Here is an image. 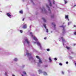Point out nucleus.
Segmentation results:
<instances>
[{
    "label": "nucleus",
    "mask_w": 76,
    "mask_h": 76,
    "mask_svg": "<svg viewBox=\"0 0 76 76\" xmlns=\"http://www.w3.org/2000/svg\"><path fill=\"white\" fill-rule=\"evenodd\" d=\"M30 34L31 35V37L33 38V39H34L35 40L37 41V42H35V43H37V45L39 46L40 49L42 50V48L41 45V43L40 42H39L37 38L35 36H34L33 35H32L33 33L32 32H30Z\"/></svg>",
    "instance_id": "nucleus-1"
},
{
    "label": "nucleus",
    "mask_w": 76,
    "mask_h": 76,
    "mask_svg": "<svg viewBox=\"0 0 76 76\" xmlns=\"http://www.w3.org/2000/svg\"><path fill=\"white\" fill-rule=\"evenodd\" d=\"M25 52H26V54L27 55L29 58V59L32 62H36L35 60L31 56V53H28V50L26 49H25Z\"/></svg>",
    "instance_id": "nucleus-2"
},
{
    "label": "nucleus",
    "mask_w": 76,
    "mask_h": 76,
    "mask_svg": "<svg viewBox=\"0 0 76 76\" xmlns=\"http://www.w3.org/2000/svg\"><path fill=\"white\" fill-rule=\"evenodd\" d=\"M23 42L24 46H25L27 45L28 46H29V45H31L28 39L27 38H26V39H24Z\"/></svg>",
    "instance_id": "nucleus-3"
},
{
    "label": "nucleus",
    "mask_w": 76,
    "mask_h": 76,
    "mask_svg": "<svg viewBox=\"0 0 76 76\" xmlns=\"http://www.w3.org/2000/svg\"><path fill=\"white\" fill-rule=\"evenodd\" d=\"M60 27L63 28L62 34V35L64 36L66 32L65 29V27L63 25H62V26H60Z\"/></svg>",
    "instance_id": "nucleus-4"
},
{
    "label": "nucleus",
    "mask_w": 76,
    "mask_h": 76,
    "mask_svg": "<svg viewBox=\"0 0 76 76\" xmlns=\"http://www.w3.org/2000/svg\"><path fill=\"white\" fill-rule=\"evenodd\" d=\"M59 41H61V40H62L63 44V45H64V43L65 42H66V41L64 40V39L63 37H61H61H59Z\"/></svg>",
    "instance_id": "nucleus-5"
},
{
    "label": "nucleus",
    "mask_w": 76,
    "mask_h": 76,
    "mask_svg": "<svg viewBox=\"0 0 76 76\" xmlns=\"http://www.w3.org/2000/svg\"><path fill=\"white\" fill-rule=\"evenodd\" d=\"M36 58H37V59L39 60V62L38 63V65H39L40 64H42V62L40 58L39 57V56H36Z\"/></svg>",
    "instance_id": "nucleus-6"
},
{
    "label": "nucleus",
    "mask_w": 76,
    "mask_h": 76,
    "mask_svg": "<svg viewBox=\"0 0 76 76\" xmlns=\"http://www.w3.org/2000/svg\"><path fill=\"white\" fill-rule=\"evenodd\" d=\"M7 15L9 18H11V13H7Z\"/></svg>",
    "instance_id": "nucleus-7"
},
{
    "label": "nucleus",
    "mask_w": 76,
    "mask_h": 76,
    "mask_svg": "<svg viewBox=\"0 0 76 76\" xmlns=\"http://www.w3.org/2000/svg\"><path fill=\"white\" fill-rule=\"evenodd\" d=\"M43 26L46 30V32L48 33V29H47L46 25L45 24H44Z\"/></svg>",
    "instance_id": "nucleus-8"
},
{
    "label": "nucleus",
    "mask_w": 76,
    "mask_h": 76,
    "mask_svg": "<svg viewBox=\"0 0 76 76\" xmlns=\"http://www.w3.org/2000/svg\"><path fill=\"white\" fill-rule=\"evenodd\" d=\"M27 28V25L26 24H25L23 25V29H26Z\"/></svg>",
    "instance_id": "nucleus-9"
},
{
    "label": "nucleus",
    "mask_w": 76,
    "mask_h": 76,
    "mask_svg": "<svg viewBox=\"0 0 76 76\" xmlns=\"http://www.w3.org/2000/svg\"><path fill=\"white\" fill-rule=\"evenodd\" d=\"M41 10L42 12H46V10L45 9V7H43L42 9H41Z\"/></svg>",
    "instance_id": "nucleus-10"
},
{
    "label": "nucleus",
    "mask_w": 76,
    "mask_h": 76,
    "mask_svg": "<svg viewBox=\"0 0 76 76\" xmlns=\"http://www.w3.org/2000/svg\"><path fill=\"white\" fill-rule=\"evenodd\" d=\"M46 6L48 8V10L49 11V12H51L50 9V7H49L48 5V4H46Z\"/></svg>",
    "instance_id": "nucleus-11"
},
{
    "label": "nucleus",
    "mask_w": 76,
    "mask_h": 76,
    "mask_svg": "<svg viewBox=\"0 0 76 76\" xmlns=\"http://www.w3.org/2000/svg\"><path fill=\"white\" fill-rule=\"evenodd\" d=\"M42 19L43 21H44V22H47V19H45V18H42Z\"/></svg>",
    "instance_id": "nucleus-12"
},
{
    "label": "nucleus",
    "mask_w": 76,
    "mask_h": 76,
    "mask_svg": "<svg viewBox=\"0 0 76 76\" xmlns=\"http://www.w3.org/2000/svg\"><path fill=\"white\" fill-rule=\"evenodd\" d=\"M26 72H23V74H22V76H26Z\"/></svg>",
    "instance_id": "nucleus-13"
},
{
    "label": "nucleus",
    "mask_w": 76,
    "mask_h": 76,
    "mask_svg": "<svg viewBox=\"0 0 76 76\" xmlns=\"http://www.w3.org/2000/svg\"><path fill=\"white\" fill-rule=\"evenodd\" d=\"M65 18L66 19H68V20H69V19H68V15H66L65 16Z\"/></svg>",
    "instance_id": "nucleus-14"
},
{
    "label": "nucleus",
    "mask_w": 76,
    "mask_h": 76,
    "mask_svg": "<svg viewBox=\"0 0 76 76\" xmlns=\"http://www.w3.org/2000/svg\"><path fill=\"white\" fill-rule=\"evenodd\" d=\"M48 0L49 2V3H49L50 5V6H52V4H51V2L50 0Z\"/></svg>",
    "instance_id": "nucleus-15"
},
{
    "label": "nucleus",
    "mask_w": 76,
    "mask_h": 76,
    "mask_svg": "<svg viewBox=\"0 0 76 76\" xmlns=\"http://www.w3.org/2000/svg\"><path fill=\"white\" fill-rule=\"evenodd\" d=\"M49 59L50 62H51L52 61V60L51 59V57H49Z\"/></svg>",
    "instance_id": "nucleus-16"
},
{
    "label": "nucleus",
    "mask_w": 76,
    "mask_h": 76,
    "mask_svg": "<svg viewBox=\"0 0 76 76\" xmlns=\"http://www.w3.org/2000/svg\"><path fill=\"white\" fill-rule=\"evenodd\" d=\"M43 74H44V75H48L47 73V72H43Z\"/></svg>",
    "instance_id": "nucleus-17"
},
{
    "label": "nucleus",
    "mask_w": 76,
    "mask_h": 76,
    "mask_svg": "<svg viewBox=\"0 0 76 76\" xmlns=\"http://www.w3.org/2000/svg\"><path fill=\"white\" fill-rule=\"evenodd\" d=\"M14 61H18V59L16 58H15L14 59Z\"/></svg>",
    "instance_id": "nucleus-18"
},
{
    "label": "nucleus",
    "mask_w": 76,
    "mask_h": 76,
    "mask_svg": "<svg viewBox=\"0 0 76 76\" xmlns=\"http://www.w3.org/2000/svg\"><path fill=\"white\" fill-rule=\"evenodd\" d=\"M52 25L54 26V28H56V25L54 23H52Z\"/></svg>",
    "instance_id": "nucleus-19"
},
{
    "label": "nucleus",
    "mask_w": 76,
    "mask_h": 76,
    "mask_svg": "<svg viewBox=\"0 0 76 76\" xmlns=\"http://www.w3.org/2000/svg\"><path fill=\"white\" fill-rule=\"evenodd\" d=\"M64 3L65 4H66L67 3V0H64Z\"/></svg>",
    "instance_id": "nucleus-20"
},
{
    "label": "nucleus",
    "mask_w": 76,
    "mask_h": 76,
    "mask_svg": "<svg viewBox=\"0 0 76 76\" xmlns=\"http://www.w3.org/2000/svg\"><path fill=\"white\" fill-rule=\"evenodd\" d=\"M66 48L67 49H68V50L70 49V48L68 46H66Z\"/></svg>",
    "instance_id": "nucleus-21"
},
{
    "label": "nucleus",
    "mask_w": 76,
    "mask_h": 76,
    "mask_svg": "<svg viewBox=\"0 0 76 76\" xmlns=\"http://www.w3.org/2000/svg\"><path fill=\"white\" fill-rule=\"evenodd\" d=\"M72 23V22H68V26H69L70 24H71Z\"/></svg>",
    "instance_id": "nucleus-22"
},
{
    "label": "nucleus",
    "mask_w": 76,
    "mask_h": 76,
    "mask_svg": "<svg viewBox=\"0 0 76 76\" xmlns=\"http://www.w3.org/2000/svg\"><path fill=\"white\" fill-rule=\"evenodd\" d=\"M39 72L40 73H42V70L40 69L39 70Z\"/></svg>",
    "instance_id": "nucleus-23"
},
{
    "label": "nucleus",
    "mask_w": 76,
    "mask_h": 76,
    "mask_svg": "<svg viewBox=\"0 0 76 76\" xmlns=\"http://www.w3.org/2000/svg\"><path fill=\"white\" fill-rule=\"evenodd\" d=\"M19 13H20L22 14L23 13V11L22 10H20L19 11Z\"/></svg>",
    "instance_id": "nucleus-24"
},
{
    "label": "nucleus",
    "mask_w": 76,
    "mask_h": 76,
    "mask_svg": "<svg viewBox=\"0 0 76 76\" xmlns=\"http://www.w3.org/2000/svg\"><path fill=\"white\" fill-rule=\"evenodd\" d=\"M31 1V2L32 3H33V4H34V2H33L32 0H30Z\"/></svg>",
    "instance_id": "nucleus-25"
},
{
    "label": "nucleus",
    "mask_w": 76,
    "mask_h": 76,
    "mask_svg": "<svg viewBox=\"0 0 76 76\" xmlns=\"http://www.w3.org/2000/svg\"><path fill=\"white\" fill-rule=\"evenodd\" d=\"M20 33H22L23 32L22 30H20Z\"/></svg>",
    "instance_id": "nucleus-26"
},
{
    "label": "nucleus",
    "mask_w": 76,
    "mask_h": 76,
    "mask_svg": "<svg viewBox=\"0 0 76 76\" xmlns=\"http://www.w3.org/2000/svg\"><path fill=\"white\" fill-rule=\"evenodd\" d=\"M53 0V4H54L55 3V1H54V0Z\"/></svg>",
    "instance_id": "nucleus-27"
},
{
    "label": "nucleus",
    "mask_w": 76,
    "mask_h": 76,
    "mask_svg": "<svg viewBox=\"0 0 76 76\" xmlns=\"http://www.w3.org/2000/svg\"><path fill=\"white\" fill-rule=\"evenodd\" d=\"M54 16V15H52L51 16V18H53Z\"/></svg>",
    "instance_id": "nucleus-28"
},
{
    "label": "nucleus",
    "mask_w": 76,
    "mask_h": 76,
    "mask_svg": "<svg viewBox=\"0 0 76 76\" xmlns=\"http://www.w3.org/2000/svg\"><path fill=\"white\" fill-rule=\"evenodd\" d=\"M59 65H60L61 66L62 65V64L61 63H59Z\"/></svg>",
    "instance_id": "nucleus-29"
},
{
    "label": "nucleus",
    "mask_w": 76,
    "mask_h": 76,
    "mask_svg": "<svg viewBox=\"0 0 76 76\" xmlns=\"http://www.w3.org/2000/svg\"><path fill=\"white\" fill-rule=\"evenodd\" d=\"M47 51H50V49H47Z\"/></svg>",
    "instance_id": "nucleus-30"
},
{
    "label": "nucleus",
    "mask_w": 76,
    "mask_h": 76,
    "mask_svg": "<svg viewBox=\"0 0 76 76\" xmlns=\"http://www.w3.org/2000/svg\"><path fill=\"white\" fill-rule=\"evenodd\" d=\"M54 59L55 61H57V58H54Z\"/></svg>",
    "instance_id": "nucleus-31"
},
{
    "label": "nucleus",
    "mask_w": 76,
    "mask_h": 76,
    "mask_svg": "<svg viewBox=\"0 0 76 76\" xmlns=\"http://www.w3.org/2000/svg\"><path fill=\"white\" fill-rule=\"evenodd\" d=\"M61 73L63 75H64V73L63 71H62Z\"/></svg>",
    "instance_id": "nucleus-32"
},
{
    "label": "nucleus",
    "mask_w": 76,
    "mask_h": 76,
    "mask_svg": "<svg viewBox=\"0 0 76 76\" xmlns=\"http://www.w3.org/2000/svg\"><path fill=\"white\" fill-rule=\"evenodd\" d=\"M5 75L7 76H8L7 75V72H5Z\"/></svg>",
    "instance_id": "nucleus-33"
},
{
    "label": "nucleus",
    "mask_w": 76,
    "mask_h": 76,
    "mask_svg": "<svg viewBox=\"0 0 76 76\" xmlns=\"http://www.w3.org/2000/svg\"><path fill=\"white\" fill-rule=\"evenodd\" d=\"M25 66V65H23L22 66V68H23Z\"/></svg>",
    "instance_id": "nucleus-34"
},
{
    "label": "nucleus",
    "mask_w": 76,
    "mask_h": 76,
    "mask_svg": "<svg viewBox=\"0 0 76 76\" xmlns=\"http://www.w3.org/2000/svg\"><path fill=\"white\" fill-rule=\"evenodd\" d=\"M74 35H76V32H74Z\"/></svg>",
    "instance_id": "nucleus-35"
},
{
    "label": "nucleus",
    "mask_w": 76,
    "mask_h": 76,
    "mask_svg": "<svg viewBox=\"0 0 76 76\" xmlns=\"http://www.w3.org/2000/svg\"><path fill=\"white\" fill-rule=\"evenodd\" d=\"M66 64H68V62H66Z\"/></svg>",
    "instance_id": "nucleus-36"
},
{
    "label": "nucleus",
    "mask_w": 76,
    "mask_h": 76,
    "mask_svg": "<svg viewBox=\"0 0 76 76\" xmlns=\"http://www.w3.org/2000/svg\"><path fill=\"white\" fill-rule=\"evenodd\" d=\"M25 18H23V21L25 19Z\"/></svg>",
    "instance_id": "nucleus-37"
},
{
    "label": "nucleus",
    "mask_w": 76,
    "mask_h": 76,
    "mask_svg": "<svg viewBox=\"0 0 76 76\" xmlns=\"http://www.w3.org/2000/svg\"><path fill=\"white\" fill-rule=\"evenodd\" d=\"M47 37H44V39H46Z\"/></svg>",
    "instance_id": "nucleus-38"
},
{
    "label": "nucleus",
    "mask_w": 76,
    "mask_h": 76,
    "mask_svg": "<svg viewBox=\"0 0 76 76\" xmlns=\"http://www.w3.org/2000/svg\"><path fill=\"white\" fill-rule=\"evenodd\" d=\"M45 67H48V65H45Z\"/></svg>",
    "instance_id": "nucleus-39"
},
{
    "label": "nucleus",
    "mask_w": 76,
    "mask_h": 76,
    "mask_svg": "<svg viewBox=\"0 0 76 76\" xmlns=\"http://www.w3.org/2000/svg\"><path fill=\"white\" fill-rule=\"evenodd\" d=\"M75 6H76V4H75V5H74L73 6V7H75Z\"/></svg>",
    "instance_id": "nucleus-40"
},
{
    "label": "nucleus",
    "mask_w": 76,
    "mask_h": 76,
    "mask_svg": "<svg viewBox=\"0 0 76 76\" xmlns=\"http://www.w3.org/2000/svg\"><path fill=\"white\" fill-rule=\"evenodd\" d=\"M29 19H30V20H31L32 19H31V18H29Z\"/></svg>",
    "instance_id": "nucleus-41"
},
{
    "label": "nucleus",
    "mask_w": 76,
    "mask_h": 76,
    "mask_svg": "<svg viewBox=\"0 0 76 76\" xmlns=\"http://www.w3.org/2000/svg\"><path fill=\"white\" fill-rule=\"evenodd\" d=\"M33 50H34V51H36L35 49H34Z\"/></svg>",
    "instance_id": "nucleus-42"
},
{
    "label": "nucleus",
    "mask_w": 76,
    "mask_h": 76,
    "mask_svg": "<svg viewBox=\"0 0 76 76\" xmlns=\"http://www.w3.org/2000/svg\"><path fill=\"white\" fill-rule=\"evenodd\" d=\"M74 27H76V25H74Z\"/></svg>",
    "instance_id": "nucleus-43"
},
{
    "label": "nucleus",
    "mask_w": 76,
    "mask_h": 76,
    "mask_svg": "<svg viewBox=\"0 0 76 76\" xmlns=\"http://www.w3.org/2000/svg\"><path fill=\"white\" fill-rule=\"evenodd\" d=\"M75 66H76V62H75Z\"/></svg>",
    "instance_id": "nucleus-44"
},
{
    "label": "nucleus",
    "mask_w": 76,
    "mask_h": 76,
    "mask_svg": "<svg viewBox=\"0 0 76 76\" xmlns=\"http://www.w3.org/2000/svg\"><path fill=\"white\" fill-rule=\"evenodd\" d=\"M12 76H15V75H14V74H12Z\"/></svg>",
    "instance_id": "nucleus-45"
},
{
    "label": "nucleus",
    "mask_w": 76,
    "mask_h": 76,
    "mask_svg": "<svg viewBox=\"0 0 76 76\" xmlns=\"http://www.w3.org/2000/svg\"><path fill=\"white\" fill-rule=\"evenodd\" d=\"M23 0V1H25V0Z\"/></svg>",
    "instance_id": "nucleus-46"
},
{
    "label": "nucleus",
    "mask_w": 76,
    "mask_h": 76,
    "mask_svg": "<svg viewBox=\"0 0 76 76\" xmlns=\"http://www.w3.org/2000/svg\"><path fill=\"white\" fill-rule=\"evenodd\" d=\"M0 12H2V11H1V10H0Z\"/></svg>",
    "instance_id": "nucleus-47"
},
{
    "label": "nucleus",
    "mask_w": 76,
    "mask_h": 76,
    "mask_svg": "<svg viewBox=\"0 0 76 76\" xmlns=\"http://www.w3.org/2000/svg\"><path fill=\"white\" fill-rule=\"evenodd\" d=\"M76 44H74V45L75 46V45H76Z\"/></svg>",
    "instance_id": "nucleus-48"
},
{
    "label": "nucleus",
    "mask_w": 76,
    "mask_h": 76,
    "mask_svg": "<svg viewBox=\"0 0 76 76\" xmlns=\"http://www.w3.org/2000/svg\"><path fill=\"white\" fill-rule=\"evenodd\" d=\"M52 31H51V33H52Z\"/></svg>",
    "instance_id": "nucleus-49"
}]
</instances>
